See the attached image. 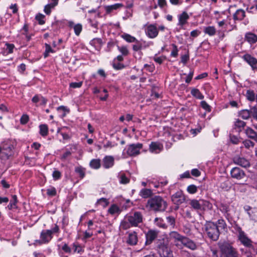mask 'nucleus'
<instances>
[{"label": "nucleus", "mask_w": 257, "mask_h": 257, "mask_svg": "<svg viewBox=\"0 0 257 257\" xmlns=\"http://www.w3.org/2000/svg\"><path fill=\"white\" fill-rule=\"evenodd\" d=\"M153 193L151 189L144 188L141 190L139 195L143 198H148L153 196Z\"/></svg>", "instance_id": "26"}, {"label": "nucleus", "mask_w": 257, "mask_h": 257, "mask_svg": "<svg viewBox=\"0 0 257 257\" xmlns=\"http://www.w3.org/2000/svg\"><path fill=\"white\" fill-rule=\"evenodd\" d=\"M121 212L120 208L116 204L111 205L108 210V212L111 215H119Z\"/></svg>", "instance_id": "25"}, {"label": "nucleus", "mask_w": 257, "mask_h": 257, "mask_svg": "<svg viewBox=\"0 0 257 257\" xmlns=\"http://www.w3.org/2000/svg\"><path fill=\"white\" fill-rule=\"evenodd\" d=\"M26 70V65L24 63L21 64L18 67V70L20 73H23Z\"/></svg>", "instance_id": "64"}, {"label": "nucleus", "mask_w": 257, "mask_h": 257, "mask_svg": "<svg viewBox=\"0 0 257 257\" xmlns=\"http://www.w3.org/2000/svg\"><path fill=\"white\" fill-rule=\"evenodd\" d=\"M172 201L176 205H180L185 201V197L181 191H178L172 196Z\"/></svg>", "instance_id": "18"}, {"label": "nucleus", "mask_w": 257, "mask_h": 257, "mask_svg": "<svg viewBox=\"0 0 257 257\" xmlns=\"http://www.w3.org/2000/svg\"><path fill=\"white\" fill-rule=\"evenodd\" d=\"M242 59L251 67L252 70L257 69V59L249 54H245L242 56Z\"/></svg>", "instance_id": "12"}, {"label": "nucleus", "mask_w": 257, "mask_h": 257, "mask_svg": "<svg viewBox=\"0 0 257 257\" xmlns=\"http://www.w3.org/2000/svg\"><path fill=\"white\" fill-rule=\"evenodd\" d=\"M143 145L141 143L133 144L129 145L127 149V154L130 156L138 155L140 153V150L142 149Z\"/></svg>", "instance_id": "11"}, {"label": "nucleus", "mask_w": 257, "mask_h": 257, "mask_svg": "<svg viewBox=\"0 0 257 257\" xmlns=\"http://www.w3.org/2000/svg\"><path fill=\"white\" fill-rule=\"evenodd\" d=\"M166 220L167 223L172 226V228H174L175 226L176 220L174 217L172 216H169L166 217Z\"/></svg>", "instance_id": "44"}, {"label": "nucleus", "mask_w": 257, "mask_h": 257, "mask_svg": "<svg viewBox=\"0 0 257 257\" xmlns=\"http://www.w3.org/2000/svg\"><path fill=\"white\" fill-rule=\"evenodd\" d=\"M189 18L188 13L185 11L178 15V22L177 25L179 27V30L186 29L185 26L187 24Z\"/></svg>", "instance_id": "10"}, {"label": "nucleus", "mask_w": 257, "mask_h": 257, "mask_svg": "<svg viewBox=\"0 0 257 257\" xmlns=\"http://www.w3.org/2000/svg\"><path fill=\"white\" fill-rule=\"evenodd\" d=\"M163 149V146L157 142H152L150 145V151L152 153L158 154Z\"/></svg>", "instance_id": "20"}, {"label": "nucleus", "mask_w": 257, "mask_h": 257, "mask_svg": "<svg viewBox=\"0 0 257 257\" xmlns=\"http://www.w3.org/2000/svg\"><path fill=\"white\" fill-rule=\"evenodd\" d=\"M39 133L43 137H46L48 134V127L45 124H41L39 125Z\"/></svg>", "instance_id": "35"}, {"label": "nucleus", "mask_w": 257, "mask_h": 257, "mask_svg": "<svg viewBox=\"0 0 257 257\" xmlns=\"http://www.w3.org/2000/svg\"><path fill=\"white\" fill-rule=\"evenodd\" d=\"M187 190L190 194H194L197 191V187L194 185H190L188 186Z\"/></svg>", "instance_id": "49"}, {"label": "nucleus", "mask_w": 257, "mask_h": 257, "mask_svg": "<svg viewBox=\"0 0 257 257\" xmlns=\"http://www.w3.org/2000/svg\"><path fill=\"white\" fill-rule=\"evenodd\" d=\"M245 97L247 100L250 101H253L256 99V95L254 91L251 89L246 91Z\"/></svg>", "instance_id": "33"}, {"label": "nucleus", "mask_w": 257, "mask_h": 257, "mask_svg": "<svg viewBox=\"0 0 257 257\" xmlns=\"http://www.w3.org/2000/svg\"><path fill=\"white\" fill-rule=\"evenodd\" d=\"M219 248L225 257H239L236 249L228 242H223L220 244Z\"/></svg>", "instance_id": "4"}, {"label": "nucleus", "mask_w": 257, "mask_h": 257, "mask_svg": "<svg viewBox=\"0 0 257 257\" xmlns=\"http://www.w3.org/2000/svg\"><path fill=\"white\" fill-rule=\"evenodd\" d=\"M247 214L251 220L257 222V210L255 208H253L252 210L248 212Z\"/></svg>", "instance_id": "40"}, {"label": "nucleus", "mask_w": 257, "mask_h": 257, "mask_svg": "<svg viewBox=\"0 0 257 257\" xmlns=\"http://www.w3.org/2000/svg\"><path fill=\"white\" fill-rule=\"evenodd\" d=\"M232 178L240 180L243 178L245 175L244 172L238 167H234L230 171Z\"/></svg>", "instance_id": "15"}, {"label": "nucleus", "mask_w": 257, "mask_h": 257, "mask_svg": "<svg viewBox=\"0 0 257 257\" xmlns=\"http://www.w3.org/2000/svg\"><path fill=\"white\" fill-rule=\"evenodd\" d=\"M158 252L161 257H174L170 247L164 243L159 245Z\"/></svg>", "instance_id": "9"}, {"label": "nucleus", "mask_w": 257, "mask_h": 257, "mask_svg": "<svg viewBox=\"0 0 257 257\" xmlns=\"http://www.w3.org/2000/svg\"><path fill=\"white\" fill-rule=\"evenodd\" d=\"M5 45L6 46V50L7 54L13 53L14 49L15 48V45L13 44L8 43H7Z\"/></svg>", "instance_id": "46"}, {"label": "nucleus", "mask_w": 257, "mask_h": 257, "mask_svg": "<svg viewBox=\"0 0 257 257\" xmlns=\"http://www.w3.org/2000/svg\"><path fill=\"white\" fill-rule=\"evenodd\" d=\"M146 33L150 38L153 39L158 36L159 32L155 25H150L147 27Z\"/></svg>", "instance_id": "17"}, {"label": "nucleus", "mask_w": 257, "mask_h": 257, "mask_svg": "<svg viewBox=\"0 0 257 257\" xmlns=\"http://www.w3.org/2000/svg\"><path fill=\"white\" fill-rule=\"evenodd\" d=\"M135 44L133 46V50L135 51L141 50L143 48L142 43L138 40H137V41L135 42Z\"/></svg>", "instance_id": "47"}, {"label": "nucleus", "mask_w": 257, "mask_h": 257, "mask_svg": "<svg viewBox=\"0 0 257 257\" xmlns=\"http://www.w3.org/2000/svg\"><path fill=\"white\" fill-rule=\"evenodd\" d=\"M18 202L17 197L16 195L12 196V199L11 200L9 204L7 207L9 210L16 209L17 208V203Z\"/></svg>", "instance_id": "30"}, {"label": "nucleus", "mask_w": 257, "mask_h": 257, "mask_svg": "<svg viewBox=\"0 0 257 257\" xmlns=\"http://www.w3.org/2000/svg\"><path fill=\"white\" fill-rule=\"evenodd\" d=\"M146 206L150 211L162 212L166 209L167 203L162 197L155 196L148 200Z\"/></svg>", "instance_id": "2"}, {"label": "nucleus", "mask_w": 257, "mask_h": 257, "mask_svg": "<svg viewBox=\"0 0 257 257\" xmlns=\"http://www.w3.org/2000/svg\"><path fill=\"white\" fill-rule=\"evenodd\" d=\"M127 236L126 239V243L131 246L136 245L138 242V233L136 231H133L127 232Z\"/></svg>", "instance_id": "13"}, {"label": "nucleus", "mask_w": 257, "mask_h": 257, "mask_svg": "<svg viewBox=\"0 0 257 257\" xmlns=\"http://www.w3.org/2000/svg\"><path fill=\"white\" fill-rule=\"evenodd\" d=\"M186 236H183L175 231H171L169 233V238L172 240L174 245L178 248H183V243Z\"/></svg>", "instance_id": "7"}, {"label": "nucleus", "mask_w": 257, "mask_h": 257, "mask_svg": "<svg viewBox=\"0 0 257 257\" xmlns=\"http://www.w3.org/2000/svg\"><path fill=\"white\" fill-rule=\"evenodd\" d=\"M29 120V116L26 114H24L20 119V122L22 124H26Z\"/></svg>", "instance_id": "54"}, {"label": "nucleus", "mask_w": 257, "mask_h": 257, "mask_svg": "<svg viewBox=\"0 0 257 257\" xmlns=\"http://www.w3.org/2000/svg\"><path fill=\"white\" fill-rule=\"evenodd\" d=\"M159 231L156 230H149L146 233V240L145 242L146 245H149L152 243V242L157 237Z\"/></svg>", "instance_id": "14"}, {"label": "nucleus", "mask_w": 257, "mask_h": 257, "mask_svg": "<svg viewBox=\"0 0 257 257\" xmlns=\"http://www.w3.org/2000/svg\"><path fill=\"white\" fill-rule=\"evenodd\" d=\"M234 228L238 233L237 237L240 242L245 247H251L252 246V241L247 236L241 227L238 225H235Z\"/></svg>", "instance_id": "6"}, {"label": "nucleus", "mask_w": 257, "mask_h": 257, "mask_svg": "<svg viewBox=\"0 0 257 257\" xmlns=\"http://www.w3.org/2000/svg\"><path fill=\"white\" fill-rule=\"evenodd\" d=\"M201 34V32L198 30H194L191 32L190 36L192 38H196Z\"/></svg>", "instance_id": "60"}, {"label": "nucleus", "mask_w": 257, "mask_h": 257, "mask_svg": "<svg viewBox=\"0 0 257 257\" xmlns=\"http://www.w3.org/2000/svg\"><path fill=\"white\" fill-rule=\"evenodd\" d=\"M89 165L91 168L98 169L100 167V160L99 159H93L90 161Z\"/></svg>", "instance_id": "38"}, {"label": "nucleus", "mask_w": 257, "mask_h": 257, "mask_svg": "<svg viewBox=\"0 0 257 257\" xmlns=\"http://www.w3.org/2000/svg\"><path fill=\"white\" fill-rule=\"evenodd\" d=\"M215 223H216L220 232L222 230H225L227 229V224L223 219H218Z\"/></svg>", "instance_id": "31"}, {"label": "nucleus", "mask_w": 257, "mask_h": 257, "mask_svg": "<svg viewBox=\"0 0 257 257\" xmlns=\"http://www.w3.org/2000/svg\"><path fill=\"white\" fill-rule=\"evenodd\" d=\"M216 29L214 26L206 27L204 29V32L210 36H213L216 34Z\"/></svg>", "instance_id": "34"}, {"label": "nucleus", "mask_w": 257, "mask_h": 257, "mask_svg": "<svg viewBox=\"0 0 257 257\" xmlns=\"http://www.w3.org/2000/svg\"><path fill=\"white\" fill-rule=\"evenodd\" d=\"M185 246L191 250H195L197 248V245L192 240L186 237L183 243V247Z\"/></svg>", "instance_id": "22"}, {"label": "nucleus", "mask_w": 257, "mask_h": 257, "mask_svg": "<svg viewBox=\"0 0 257 257\" xmlns=\"http://www.w3.org/2000/svg\"><path fill=\"white\" fill-rule=\"evenodd\" d=\"M189 59V56L188 55H182L181 57V61L184 64H186L187 61Z\"/></svg>", "instance_id": "63"}, {"label": "nucleus", "mask_w": 257, "mask_h": 257, "mask_svg": "<svg viewBox=\"0 0 257 257\" xmlns=\"http://www.w3.org/2000/svg\"><path fill=\"white\" fill-rule=\"evenodd\" d=\"M112 66L113 68L116 70H120L124 67V65L120 63H113Z\"/></svg>", "instance_id": "59"}, {"label": "nucleus", "mask_w": 257, "mask_h": 257, "mask_svg": "<svg viewBox=\"0 0 257 257\" xmlns=\"http://www.w3.org/2000/svg\"><path fill=\"white\" fill-rule=\"evenodd\" d=\"M103 166L106 169L109 168L114 165V159L111 156L105 157L103 159Z\"/></svg>", "instance_id": "24"}, {"label": "nucleus", "mask_w": 257, "mask_h": 257, "mask_svg": "<svg viewBox=\"0 0 257 257\" xmlns=\"http://www.w3.org/2000/svg\"><path fill=\"white\" fill-rule=\"evenodd\" d=\"M117 47L118 50L119 51V52L120 53H121L122 55H123L124 56H126L128 54L129 51L127 49V48L126 46H117Z\"/></svg>", "instance_id": "41"}, {"label": "nucleus", "mask_w": 257, "mask_h": 257, "mask_svg": "<svg viewBox=\"0 0 257 257\" xmlns=\"http://www.w3.org/2000/svg\"><path fill=\"white\" fill-rule=\"evenodd\" d=\"M54 51L51 48V47L50 45L48 44H45V52L44 54V56L45 58L48 57L49 53H54Z\"/></svg>", "instance_id": "48"}, {"label": "nucleus", "mask_w": 257, "mask_h": 257, "mask_svg": "<svg viewBox=\"0 0 257 257\" xmlns=\"http://www.w3.org/2000/svg\"><path fill=\"white\" fill-rule=\"evenodd\" d=\"M233 161L234 164L243 168H246L250 166L249 161L244 157L236 156L234 157Z\"/></svg>", "instance_id": "16"}, {"label": "nucleus", "mask_w": 257, "mask_h": 257, "mask_svg": "<svg viewBox=\"0 0 257 257\" xmlns=\"http://www.w3.org/2000/svg\"><path fill=\"white\" fill-rule=\"evenodd\" d=\"M53 238L51 231L49 229L43 230L40 234V238L45 244L48 243Z\"/></svg>", "instance_id": "19"}, {"label": "nucleus", "mask_w": 257, "mask_h": 257, "mask_svg": "<svg viewBox=\"0 0 257 257\" xmlns=\"http://www.w3.org/2000/svg\"><path fill=\"white\" fill-rule=\"evenodd\" d=\"M244 39L249 44H253L257 42V35L251 32L245 33Z\"/></svg>", "instance_id": "21"}, {"label": "nucleus", "mask_w": 257, "mask_h": 257, "mask_svg": "<svg viewBox=\"0 0 257 257\" xmlns=\"http://www.w3.org/2000/svg\"><path fill=\"white\" fill-rule=\"evenodd\" d=\"M109 203L108 200L105 198H101L97 201V204L101 205L103 207H106Z\"/></svg>", "instance_id": "45"}, {"label": "nucleus", "mask_w": 257, "mask_h": 257, "mask_svg": "<svg viewBox=\"0 0 257 257\" xmlns=\"http://www.w3.org/2000/svg\"><path fill=\"white\" fill-rule=\"evenodd\" d=\"M22 30H24V32L22 33V34L26 37L27 41H28V42L30 41L31 40V38L33 36V34H29L28 33V30H29L28 25L27 24H25L24 25V26L22 28Z\"/></svg>", "instance_id": "32"}, {"label": "nucleus", "mask_w": 257, "mask_h": 257, "mask_svg": "<svg viewBox=\"0 0 257 257\" xmlns=\"http://www.w3.org/2000/svg\"><path fill=\"white\" fill-rule=\"evenodd\" d=\"M88 22L89 25L94 28H97L98 26V23L97 21L93 20L91 19H88Z\"/></svg>", "instance_id": "61"}, {"label": "nucleus", "mask_w": 257, "mask_h": 257, "mask_svg": "<svg viewBox=\"0 0 257 257\" xmlns=\"http://www.w3.org/2000/svg\"><path fill=\"white\" fill-rule=\"evenodd\" d=\"M119 183L122 184H126L129 183L130 179L127 178L124 174H121L119 175Z\"/></svg>", "instance_id": "42"}, {"label": "nucleus", "mask_w": 257, "mask_h": 257, "mask_svg": "<svg viewBox=\"0 0 257 257\" xmlns=\"http://www.w3.org/2000/svg\"><path fill=\"white\" fill-rule=\"evenodd\" d=\"M191 94L193 97H195L197 99H203L204 98V95L197 88H192L191 90Z\"/></svg>", "instance_id": "28"}, {"label": "nucleus", "mask_w": 257, "mask_h": 257, "mask_svg": "<svg viewBox=\"0 0 257 257\" xmlns=\"http://www.w3.org/2000/svg\"><path fill=\"white\" fill-rule=\"evenodd\" d=\"M193 76V71L191 70L189 72V74H188V75L185 79V82L187 83H190L192 79Z\"/></svg>", "instance_id": "62"}, {"label": "nucleus", "mask_w": 257, "mask_h": 257, "mask_svg": "<svg viewBox=\"0 0 257 257\" xmlns=\"http://www.w3.org/2000/svg\"><path fill=\"white\" fill-rule=\"evenodd\" d=\"M75 171L78 174L80 179H83L85 176V169L81 166L76 167Z\"/></svg>", "instance_id": "37"}, {"label": "nucleus", "mask_w": 257, "mask_h": 257, "mask_svg": "<svg viewBox=\"0 0 257 257\" xmlns=\"http://www.w3.org/2000/svg\"><path fill=\"white\" fill-rule=\"evenodd\" d=\"M172 46L173 50L171 51V56L173 57H177L178 55V49L177 46L175 44H173Z\"/></svg>", "instance_id": "52"}, {"label": "nucleus", "mask_w": 257, "mask_h": 257, "mask_svg": "<svg viewBox=\"0 0 257 257\" xmlns=\"http://www.w3.org/2000/svg\"><path fill=\"white\" fill-rule=\"evenodd\" d=\"M82 85V82H71L70 83V87L73 88H80Z\"/></svg>", "instance_id": "57"}, {"label": "nucleus", "mask_w": 257, "mask_h": 257, "mask_svg": "<svg viewBox=\"0 0 257 257\" xmlns=\"http://www.w3.org/2000/svg\"><path fill=\"white\" fill-rule=\"evenodd\" d=\"M143 216L140 211H135L126 214L120 222L119 228L126 230L131 227H138L139 224L143 222Z\"/></svg>", "instance_id": "1"}, {"label": "nucleus", "mask_w": 257, "mask_h": 257, "mask_svg": "<svg viewBox=\"0 0 257 257\" xmlns=\"http://www.w3.org/2000/svg\"><path fill=\"white\" fill-rule=\"evenodd\" d=\"M14 149L13 145L10 143L3 144L0 145V156L4 159H9L12 155Z\"/></svg>", "instance_id": "8"}, {"label": "nucleus", "mask_w": 257, "mask_h": 257, "mask_svg": "<svg viewBox=\"0 0 257 257\" xmlns=\"http://www.w3.org/2000/svg\"><path fill=\"white\" fill-rule=\"evenodd\" d=\"M165 58H166L165 56L158 57L157 56H155L154 57L153 59L155 61V62H156V63H157L159 64H161L165 60Z\"/></svg>", "instance_id": "56"}, {"label": "nucleus", "mask_w": 257, "mask_h": 257, "mask_svg": "<svg viewBox=\"0 0 257 257\" xmlns=\"http://www.w3.org/2000/svg\"><path fill=\"white\" fill-rule=\"evenodd\" d=\"M243 144L244 147L247 149L250 147H253L254 146V143L250 140H245L243 142Z\"/></svg>", "instance_id": "58"}, {"label": "nucleus", "mask_w": 257, "mask_h": 257, "mask_svg": "<svg viewBox=\"0 0 257 257\" xmlns=\"http://www.w3.org/2000/svg\"><path fill=\"white\" fill-rule=\"evenodd\" d=\"M82 25L81 24L78 23V24H76V25H75V27L74 28V31L75 34L77 36H78L80 35L81 32H82Z\"/></svg>", "instance_id": "43"}, {"label": "nucleus", "mask_w": 257, "mask_h": 257, "mask_svg": "<svg viewBox=\"0 0 257 257\" xmlns=\"http://www.w3.org/2000/svg\"><path fill=\"white\" fill-rule=\"evenodd\" d=\"M52 176L55 180H57L59 179L61 177V173L60 171L58 170H54L52 174Z\"/></svg>", "instance_id": "55"}, {"label": "nucleus", "mask_w": 257, "mask_h": 257, "mask_svg": "<svg viewBox=\"0 0 257 257\" xmlns=\"http://www.w3.org/2000/svg\"><path fill=\"white\" fill-rule=\"evenodd\" d=\"M245 133L248 138L257 141V134L252 128L249 127L247 128L245 130Z\"/></svg>", "instance_id": "29"}, {"label": "nucleus", "mask_w": 257, "mask_h": 257, "mask_svg": "<svg viewBox=\"0 0 257 257\" xmlns=\"http://www.w3.org/2000/svg\"><path fill=\"white\" fill-rule=\"evenodd\" d=\"M245 125V123L243 121L238 119H236L234 122L235 126L238 128L243 127Z\"/></svg>", "instance_id": "53"}, {"label": "nucleus", "mask_w": 257, "mask_h": 257, "mask_svg": "<svg viewBox=\"0 0 257 257\" xmlns=\"http://www.w3.org/2000/svg\"><path fill=\"white\" fill-rule=\"evenodd\" d=\"M245 17V11L242 9L237 10L234 14L233 17L234 20L241 21Z\"/></svg>", "instance_id": "27"}, {"label": "nucleus", "mask_w": 257, "mask_h": 257, "mask_svg": "<svg viewBox=\"0 0 257 257\" xmlns=\"http://www.w3.org/2000/svg\"><path fill=\"white\" fill-rule=\"evenodd\" d=\"M123 5L122 4L117 3L114 5L107 6L105 7V10L106 14H109L113 11L117 10L123 7Z\"/></svg>", "instance_id": "23"}, {"label": "nucleus", "mask_w": 257, "mask_h": 257, "mask_svg": "<svg viewBox=\"0 0 257 257\" xmlns=\"http://www.w3.org/2000/svg\"><path fill=\"white\" fill-rule=\"evenodd\" d=\"M204 228L209 238L214 241L218 239L220 233L216 223L212 221H207L204 225Z\"/></svg>", "instance_id": "3"}, {"label": "nucleus", "mask_w": 257, "mask_h": 257, "mask_svg": "<svg viewBox=\"0 0 257 257\" xmlns=\"http://www.w3.org/2000/svg\"><path fill=\"white\" fill-rule=\"evenodd\" d=\"M45 16L43 15L39 14L36 16V20L38 22L39 24L41 25L45 24L44 20Z\"/></svg>", "instance_id": "51"}, {"label": "nucleus", "mask_w": 257, "mask_h": 257, "mask_svg": "<svg viewBox=\"0 0 257 257\" xmlns=\"http://www.w3.org/2000/svg\"><path fill=\"white\" fill-rule=\"evenodd\" d=\"M155 224L161 228L166 229L167 225L165 223L164 220L161 218H156L154 220Z\"/></svg>", "instance_id": "36"}, {"label": "nucleus", "mask_w": 257, "mask_h": 257, "mask_svg": "<svg viewBox=\"0 0 257 257\" xmlns=\"http://www.w3.org/2000/svg\"><path fill=\"white\" fill-rule=\"evenodd\" d=\"M201 107L206 111L210 112L211 111L210 106L205 101H202L200 102Z\"/></svg>", "instance_id": "50"}, {"label": "nucleus", "mask_w": 257, "mask_h": 257, "mask_svg": "<svg viewBox=\"0 0 257 257\" xmlns=\"http://www.w3.org/2000/svg\"><path fill=\"white\" fill-rule=\"evenodd\" d=\"M121 37L124 40L128 43H134L137 41V40L135 37L128 34H123Z\"/></svg>", "instance_id": "39"}, {"label": "nucleus", "mask_w": 257, "mask_h": 257, "mask_svg": "<svg viewBox=\"0 0 257 257\" xmlns=\"http://www.w3.org/2000/svg\"><path fill=\"white\" fill-rule=\"evenodd\" d=\"M189 204L193 209L196 210H205L211 208V204L209 201L203 199L199 200L192 199L190 200Z\"/></svg>", "instance_id": "5"}]
</instances>
